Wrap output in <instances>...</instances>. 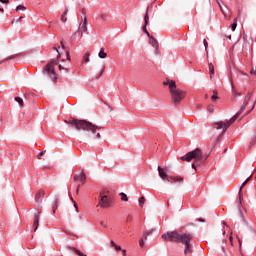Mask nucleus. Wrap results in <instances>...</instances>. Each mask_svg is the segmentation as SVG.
<instances>
[{
	"mask_svg": "<svg viewBox=\"0 0 256 256\" xmlns=\"http://www.w3.org/2000/svg\"><path fill=\"white\" fill-rule=\"evenodd\" d=\"M149 43L155 49V55H159V42H157V39H155L153 36H150Z\"/></svg>",
	"mask_w": 256,
	"mask_h": 256,
	"instance_id": "obj_9",
	"label": "nucleus"
},
{
	"mask_svg": "<svg viewBox=\"0 0 256 256\" xmlns=\"http://www.w3.org/2000/svg\"><path fill=\"white\" fill-rule=\"evenodd\" d=\"M170 88V95L174 105H179L180 101L185 99V91L177 88V84H171Z\"/></svg>",
	"mask_w": 256,
	"mask_h": 256,
	"instance_id": "obj_5",
	"label": "nucleus"
},
{
	"mask_svg": "<svg viewBox=\"0 0 256 256\" xmlns=\"http://www.w3.org/2000/svg\"><path fill=\"white\" fill-rule=\"evenodd\" d=\"M102 227H105V223L101 222Z\"/></svg>",
	"mask_w": 256,
	"mask_h": 256,
	"instance_id": "obj_49",
	"label": "nucleus"
},
{
	"mask_svg": "<svg viewBox=\"0 0 256 256\" xmlns=\"http://www.w3.org/2000/svg\"><path fill=\"white\" fill-rule=\"evenodd\" d=\"M138 203L140 205V207H143V205H145V197H140L139 200H138Z\"/></svg>",
	"mask_w": 256,
	"mask_h": 256,
	"instance_id": "obj_26",
	"label": "nucleus"
},
{
	"mask_svg": "<svg viewBox=\"0 0 256 256\" xmlns=\"http://www.w3.org/2000/svg\"><path fill=\"white\" fill-rule=\"evenodd\" d=\"M15 101H16L18 104L23 105V98H21V97H16V98H15Z\"/></svg>",
	"mask_w": 256,
	"mask_h": 256,
	"instance_id": "obj_33",
	"label": "nucleus"
},
{
	"mask_svg": "<svg viewBox=\"0 0 256 256\" xmlns=\"http://www.w3.org/2000/svg\"><path fill=\"white\" fill-rule=\"evenodd\" d=\"M147 25H149V7L146 9V13L144 16V26H143V31L146 33V35L150 38L151 34L147 30Z\"/></svg>",
	"mask_w": 256,
	"mask_h": 256,
	"instance_id": "obj_8",
	"label": "nucleus"
},
{
	"mask_svg": "<svg viewBox=\"0 0 256 256\" xmlns=\"http://www.w3.org/2000/svg\"><path fill=\"white\" fill-rule=\"evenodd\" d=\"M152 233H153V229L144 231L143 237H144L145 241H147L149 235H151Z\"/></svg>",
	"mask_w": 256,
	"mask_h": 256,
	"instance_id": "obj_19",
	"label": "nucleus"
},
{
	"mask_svg": "<svg viewBox=\"0 0 256 256\" xmlns=\"http://www.w3.org/2000/svg\"><path fill=\"white\" fill-rule=\"evenodd\" d=\"M98 57H100V59H105L107 57V53H105V48L100 49Z\"/></svg>",
	"mask_w": 256,
	"mask_h": 256,
	"instance_id": "obj_18",
	"label": "nucleus"
},
{
	"mask_svg": "<svg viewBox=\"0 0 256 256\" xmlns=\"http://www.w3.org/2000/svg\"><path fill=\"white\" fill-rule=\"evenodd\" d=\"M99 205L104 209L111 207V197L103 195V193H100Z\"/></svg>",
	"mask_w": 256,
	"mask_h": 256,
	"instance_id": "obj_7",
	"label": "nucleus"
},
{
	"mask_svg": "<svg viewBox=\"0 0 256 256\" xmlns=\"http://www.w3.org/2000/svg\"><path fill=\"white\" fill-rule=\"evenodd\" d=\"M79 31H82V33H87V16H84V22L80 24Z\"/></svg>",
	"mask_w": 256,
	"mask_h": 256,
	"instance_id": "obj_12",
	"label": "nucleus"
},
{
	"mask_svg": "<svg viewBox=\"0 0 256 256\" xmlns=\"http://www.w3.org/2000/svg\"><path fill=\"white\" fill-rule=\"evenodd\" d=\"M213 93L214 94L212 95L211 99L212 101H217V99H219V97L217 96V90H214Z\"/></svg>",
	"mask_w": 256,
	"mask_h": 256,
	"instance_id": "obj_28",
	"label": "nucleus"
},
{
	"mask_svg": "<svg viewBox=\"0 0 256 256\" xmlns=\"http://www.w3.org/2000/svg\"><path fill=\"white\" fill-rule=\"evenodd\" d=\"M57 207H59V196L55 197L54 203L52 204L53 213L57 211Z\"/></svg>",
	"mask_w": 256,
	"mask_h": 256,
	"instance_id": "obj_15",
	"label": "nucleus"
},
{
	"mask_svg": "<svg viewBox=\"0 0 256 256\" xmlns=\"http://www.w3.org/2000/svg\"><path fill=\"white\" fill-rule=\"evenodd\" d=\"M236 95L241 96V94H240V93H235V94H234V96L236 97Z\"/></svg>",
	"mask_w": 256,
	"mask_h": 256,
	"instance_id": "obj_47",
	"label": "nucleus"
},
{
	"mask_svg": "<svg viewBox=\"0 0 256 256\" xmlns=\"http://www.w3.org/2000/svg\"><path fill=\"white\" fill-rule=\"evenodd\" d=\"M120 197L122 201H129V198L127 197V194H125L124 192L120 193Z\"/></svg>",
	"mask_w": 256,
	"mask_h": 256,
	"instance_id": "obj_25",
	"label": "nucleus"
},
{
	"mask_svg": "<svg viewBox=\"0 0 256 256\" xmlns=\"http://www.w3.org/2000/svg\"><path fill=\"white\" fill-rule=\"evenodd\" d=\"M111 245L114 247V249H116V251H122L121 246L117 245L115 241H111Z\"/></svg>",
	"mask_w": 256,
	"mask_h": 256,
	"instance_id": "obj_23",
	"label": "nucleus"
},
{
	"mask_svg": "<svg viewBox=\"0 0 256 256\" xmlns=\"http://www.w3.org/2000/svg\"><path fill=\"white\" fill-rule=\"evenodd\" d=\"M26 10H27V8L23 5H18L16 7V13H19V11H26Z\"/></svg>",
	"mask_w": 256,
	"mask_h": 256,
	"instance_id": "obj_24",
	"label": "nucleus"
},
{
	"mask_svg": "<svg viewBox=\"0 0 256 256\" xmlns=\"http://www.w3.org/2000/svg\"><path fill=\"white\" fill-rule=\"evenodd\" d=\"M238 211H239V215H240V218L243 220H245V216L243 215V211L241 210V206H238Z\"/></svg>",
	"mask_w": 256,
	"mask_h": 256,
	"instance_id": "obj_29",
	"label": "nucleus"
},
{
	"mask_svg": "<svg viewBox=\"0 0 256 256\" xmlns=\"http://www.w3.org/2000/svg\"><path fill=\"white\" fill-rule=\"evenodd\" d=\"M76 193H79V186H78V188H77V190H76Z\"/></svg>",
	"mask_w": 256,
	"mask_h": 256,
	"instance_id": "obj_51",
	"label": "nucleus"
},
{
	"mask_svg": "<svg viewBox=\"0 0 256 256\" xmlns=\"http://www.w3.org/2000/svg\"><path fill=\"white\" fill-rule=\"evenodd\" d=\"M0 3L7 4V3H9V0H0ZM0 13H4L3 8H1V7H0Z\"/></svg>",
	"mask_w": 256,
	"mask_h": 256,
	"instance_id": "obj_34",
	"label": "nucleus"
},
{
	"mask_svg": "<svg viewBox=\"0 0 256 256\" xmlns=\"http://www.w3.org/2000/svg\"><path fill=\"white\" fill-rule=\"evenodd\" d=\"M55 65H57V60H53L50 64L44 67V73L49 75L52 81H57V73H55Z\"/></svg>",
	"mask_w": 256,
	"mask_h": 256,
	"instance_id": "obj_6",
	"label": "nucleus"
},
{
	"mask_svg": "<svg viewBox=\"0 0 256 256\" xmlns=\"http://www.w3.org/2000/svg\"><path fill=\"white\" fill-rule=\"evenodd\" d=\"M222 225H226V223H225V222H222Z\"/></svg>",
	"mask_w": 256,
	"mask_h": 256,
	"instance_id": "obj_53",
	"label": "nucleus"
},
{
	"mask_svg": "<svg viewBox=\"0 0 256 256\" xmlns=\"http://www.w3.org/2000/svg\"><path fill=\"white\" fill-rule=\"evenodd\" d=\"M85 179H87V177L85 176V173L80 172L76 175H74V181H79L80 183H85Z\"/></svg>",
	"mask_w": 256,
	"mask_h": 256,
	"instance_id": "obj_11",
	"label": "nucleus"
},
{
	"mask_svg": "<svg viewBox=\"0 0 256 256\" xmlns=\"http://www.w3.org/2000/svg\"><path fill=\"white\" fill-rule=\"evenodd\" d=\"M67 61H71V56L69 55V51L66 53Z\"/></svg>",
	"mask_w": 256,
	"mask_h": 256,
	"instance_id": "obj_39",
	"label": "nucleus"
},
{
	"mask_svg": "<svg viewBox=\"0 0 256 256\" xmlns=\"http://www.w3.org/2000/svg\"><path fill=\"white\" fill-rule=\"evenodd\" d=\"M75 209H77V204H74Z\"/></svg>",
	"mask_w": 256,
	"mask_h": 256,
	"instance_id": "obj_52",
	"label": "nucleus"
},
{
	"mask_svg": "<svg viewBox=\"0 0 256 256\" xmlns=\"http://www.w3.org/2000/svg\"><path fill=\"white\" fill-rule=\"evenodd\" d=\"M250 74L252 75V77H256V65L252 68Z\"/></svg>",
	"mask_w": 256,
	"mask_h": 256,
	"instance_id": "obj_32",
	"label": "nucleus"
},
{
	"mask_svg": "<svg viewBox=\"0 0 256 256\" xmlns=\"http://www.w3.org/2000/svg\"><path fill=\"white\" fill-rule=\"evenodd\" d=\"M181 159L183 161H187L188 163L191 162L192 159H194V163H192V169H194V171H197V167H203V165H205V162L207 161V156L203 154V151H201V149L196 148L188 152L184 156H181Z\"/></svg>",
	"mask_w": 256,
	"mask_h": 256,
	"instance_id": "obj_3",
	"label": "nucleus"
},
{
	"mask_svg": "<svg viewBox=\"0 0 256 256\" xmlns=\"http://www.w3.org/2000/svg\"><path fill=\"white\" fill-rule=\"evenodd\" d=\"M158 173L161 179H167V173H165V170L161 166H158Z\"/></svg>",
	"mask_w": 256,
	"mask_h": 256,
	"instance_id": "obj_14",
	"label": "nucleus"
},
{
	"mask_svg": "<svg viewBox=\"0 0 256 256\" xmlns=\"http://www.w3.org/2000/svg\"><path fill=\"white\" fill-rule=\"evenodd\" d=\"M100 17H101V19H105V16H104V15H101Z\"/></svg>",
	"mask_w": 256,
	"mask_h": 256,
	"instance_id": "obj_48",
	"label": "nucleus"
},
{
	"mask_svg": "<svg viewBox=\"0 0 256 256\" xmlns=\"http://www.w3.org/2000/svg\"><path fill=\"white\" fill-rule=\"evenodd\" d=\"M55 50L57 51L59 57H61V53L59 52V48L55 47Z\"/></svg>",
	"mask_w": 256,
	"mask_h": 256,
	"instance_id": "obj_44",
	"label": "nucleus"
},
{
	"mask_svg": "<svg viewBox=\"0 0 256 256\" xmlns=\"http://www.w3.org/2000/svg\"><path fill=\"white\" fill-rule=\"evenodd\" d=\"M253 178V174H251L241 185L240 190H239V199H241V191H243V187H245V185H247L250 181V179Z\"/></svg>",
	"mask_w": 256,
	"mask_h": 256,
	"instance_id": "obj_13",
	"label": "nucleus"
},
{
	"mask_svg": "<svg viewBox=\"0 0 256 256\" xmlns=\"http://www.w3.org/2000/svg\"><path fill=\"white\" fill-rule=\"evenodd\" d=\"M61 47L62 49H65V44L63 43V41H61Z\"/></svg>",
	"mask_w": 256,
	"mask_h": 256,
	"instance_id": "obj_45",
	"label": "nucleus"
},
{
	"mask_svg": "<svg viewBox=\"0 0 256 256\" xmlns=\"http://www.w3.org/2000/svg\"><path fill=\"white\" fill-rule=\"evenodd\" d=\"M205 98L208 99V98H209V95L206 94V95H205Z\"/></svg>",
	"mask_w": 256,
	"mask_h": 256,
	"instance_id": "obj_50",
	"label": "nucleus"
},
{
	"mask_svg": "<svg viewBox=\"0 0 256 256\" xmlns=\"http://www.w3.org/2000/svg\"><path fill=\"white\" fill-rule=\"evenodd\" d=\"M70 127H74L77 131H87L88 133H93L95 139H101V134L97 131L101 129L100 126L95 125L87 120H79V119H70L65 121Z\"/></svg>",
	"mask_w": 256,
	"mask_h": 256,
	"instance_id": "obj_2",
	"label": "nucleus"
},
{
	"mask_svg": "<svg viewBox=\"0 0 256 256\" xmlns=\"http://www.w3.org/2000/svg\"><path fill=\"white\" fill-rule=\"evenodd\" d=\"M45 195V191L41 190L40 192L36 193L35 195V201L36 203H39L41 197H43Z\"/></svg>",
	"mask_w": 256,
	"mask_h": 256,
	"instance_id": "obj_16",
	"label": "nucleus"
},
{
	"mask_svg": "<svg viewBox=\"0 0 256 256\" xmlns=\"http://www.w3.org/2000/svg\"><path fill=\"white\" fill-rule=\"evenodd\" d=\"M163 241H170L174 243H182L185 245L184 254L189 255L192 253L193 247H191V235L179 234L177 231H169L162 235Z\"/></svg>",
	"mask_w": 256,
	"mask_h": 256,
	"instance_id": "obj_1",
	"label": "nucleus"
},
{
	"mask_svg": "<svg viewBox=\"0 0 256 256\" xmlns=\"http://www.w3.org/2000/svg\"><path fill=\"white\" fill-rule=\"evenodd\" d=\"M67 13H69V9H65L64 13L61 16V21L65 23L67 21Z\"/></svg>",
	"mask_w": 256,
	"mask_h": 256,
	"instance_id": "obj_22",
	"label": "nucleus"
},
{
	"mask_svg": "<svg viewBox=\"0 0 256 256\" xmlns=\"http://www.w3.org/2000/svg\"><path fill=\"white\" fill-rule=\"evenodd\" d=\"M255 143H256V136L252 139L251 146L253 147V145H255Z\"/></svg>",
	"mask_w": 256,
	"mask_h": 256,
	"instance_id": "obj_40",
	"label": "nucleus"
},
{
	"mask_svg": "<svg viewBox=\"0 0 256 256\" xmlns=\"http://www.w3.org/2000/svg\"><path fill=\"white\" fill-rule=\"evenodd\" d=\"M140 247H145V241H143V238L139 240Z\"/></svg>",
	"mask_w": 256,
	"mask_h": 256,
	"instance_id": "obj_35",
	"label": "nucleus"
},
{
	"mask_svg": "<svg viewBox=\"0 0 256 256\" xmlns=\"http://www.w3.org/2000/svg\"><path fill=\"white\" fill-rule=\"evenodd\" d=\"M173 84L176 85L175 81H173V80H166L163 82V85L169 87V91H171V85H173Z\"/></svg>",
	"mask_w": 256,
	"mask_h": 256,
	"instance_id": "obj_17",
	"label": "nucleus"
},
{
	"mask_svg": "<svg viewBox=\"0 0 256 256\" xmlns=\"http://www.w3.org/2000/svg\"><path fill=\"white\" fill-rule=\"evenodd\" d=\"M122 251V256H126L127 255V250H121Z\"/></svg>",
	"mask_w": 256,
	"mask_h": 256,
	"instance_id": "obj_41",
	"label": "nucleus"
},
{
	"mask_svg": "<svg viewBox=\"0 0 256 256\" xmlns=\"http://www.w3.org/2000/svg\"><path fill=\"white\" fill-rule=\"evenodd\" d=\"M208 69H209L210 75H214L215 74V66H213V63H209L208 64Z\"/></svg>",
	"mask_w": 256,
	"mask_h": 256,
	"instance_id": "obj_21",
	"label": "nucleus"
},
{
	"mask_svg": "<svg viewBox=\"0 0 256 256\" xmlns=\"http://www.w3.org/2000/svg\"><path fill=\"white\" fill-rule=\"evenodd\" d=\"M203 43H204L205 50H207L209 43L207 42L206 39L203 40Z\"/></svg>",
	"mask_w": 256,
	"mask_h": 256,
	"instance_id": "obj_37",
	"label": "nucleus"
},
{
	"mask_svg": "<svg viewBox=\"0 0 256 256\" xmlns=\"http://www.w3.org/2000/svg\"><path fill=\"white\" fill-rule=\"evenodd\" d=\"M22 19H23V16L17 18V19H16V22H17V23H20V21H21Z\"/></svg>",
	"mask_w": 256,
	"mask_h": 256,
	"instance_id": "obj_42",
	"label": "nucleus"
},
{
	"mask_svg": "<svg viewBox=\"0 0 256 256\" xmlns=\"http://www.w3.org/2000/svg\"><path fill=\"white\" fill-rule=\"evenodd\" d=\"M59 69L60 71H65V73H67V68L63 67L62 65H59Z\"/></svg>",
	"mask_w": 256,
	"mask_h": 256,
	"instance_id": "obj_38",
	"label": "nucleus"
},
{
	"mask_svg": "<svg viewBox=\"0 0 256 256\" xmlns=\"http://www.w3.org/2000/svg\"><path fill=\"white\" fill-rule=\"evenodd\" d=\"M220 5V9H221V12L223 13V15H224V17L227 19V11H229V9L227 8V6H221V4H219Z\"/></svg>",
	"mask_w": 256,
	"mask_h": 256,
	"instance_id": "obj_20",
	"label": "nucleus"
},
{
	"mask_svg": "<svg viewBox=\"0 0 256 256\" xmlns=\"http://www.w3.org/2000/svg\"><path fill=\"white\" fill-rule=\"evenodd\" d=\"M220 129H222L223 131H222V134L217 137L216 143H219V141H221L222 135H225V130L223 128H220Z\"/></svg>",
	"mask_w": 256,
	"mask_h": 256,
	"instance_id": "obj_31",
	"label": "nucleus"
},
{
	"mask_svg": "<svg viewBox=\"0 0 256 256\" xmlns=\"http://www.w3.org/2000/svg\"><path fill=\"white\" fill-rule=\"evenodd\" d=\"M73 251H75L76 254H78L79 256H87L86 254H83V252H81L80 250H78L77 248H72Z\"/></svg>",
	"mask_w": 256,
	"mask_h": 256,
	"instance_id": "obj_30",
	"label": "nucleus"
},
{
	"mask_svg": "<svg viewBox=\"0 0 256 256\" xmlns=\"http://www.w3.org/2000/svg\"><path fill=\"white\" fill-rule=\"evenodd\" d=\"M41 217V212L36 211L34 213V231H37L39 229V219Z\"/></svg>",
	"mask_w": 256,
	"mask_h": 256,
	"instance_id": "obj_10",
	"label": "nucleus"
},
{
	"mask_svg": "<svg viewBox=\"0 0 256 256\" xmlns=\"http://www.w3.org/2000/svg\"><path fill=\"white\" fill-rule=\"evenodd\" d=\"M235 29H237V18L234 19V22L231 25V30L235 31Z\"/></svg>",
	"mask_w": 256,
	"mask_h": 256,
	"instance_id": "obj_27",
	"label": "nucleus"
},
{
	"mask_svg": "<svg viewBox=\"0 0 256 256\" xmlns=\"http://www.w3.org/2000/svg\"><path fill=\"white\" fill-rule=\"evenodd\" d=\"M84 61H85V63H89V54H86L84 56Z\"/></svg>",
	"mask_w": 256,
	"mask_h": 256,
	"instance_id": "obj_36",
	"label": "nucleus"
},
{
	"mask_svg": "<svg viewBox=\"0 0 256 256\" xmlns=\"http://www.w3.org/2000/svg\"><path fill=\"white\" fill-rule=\"evenodd\" d=\"M81 13H82V15H84V17H87V16H86V13H85V9H82V10H81Z\"/></svg>",
	"mask_w": 256,
	"mask_h": 256,
	"instance_id": "obj_43",
	"label": "nucleus"
},
{
	"mask_svg": "<svg viewBox=\"0 0 256 256\" xmlns=\"http://www.w3.org/2000/svg\"><path fill=\"white\" fill-rule=\"evenodd\" d=\"M230 242L233 243V236H230Z\"/></svg>",
	"mask_w": 256,
	"mask_h": 256,
	"instance_id": "obj_46",
	"label": "nucleus"
},
{
	"mask_svg": "<svg viewBox=\"0 0 256 256\" xmlns=\"http://www.w3.org/2000/svg\"><path fill=\"white\" fill-rule=\"evenodd\" d=\"M249 101H251V93L245 96L244 102L242 103L240 110L232 118H230L229 120H226L225 122L223 121L215 122L213 124V128L217 130L224 129V131H227V129H229V127H231V125H233V123L236 122L237 119H239V115H241V113L245 111V108L247 107Z\"/></svg>",
	"mask_w": 256,
	"mask_h": 256,
	"instance_id": "obj_4",
	"label": "nucleus"
}]
</instances>
